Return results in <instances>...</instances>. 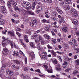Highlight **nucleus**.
Returning a JSON list of instances; mask_svg holds the SVG:
<instances>
[{"label":"nucleus","instance_id":"nucleus-38","mask_svg":"<svg viewBox=\"0 0 79 79\" xmlns=\"http://www.w3.org/2000/svg\"><path fill=\"white\" fill-rule=\"evenodd\" d=\"M57 11L59 13H60V14H62L63 13V11L62 10H61L59 9H57Z\"/></svg>","mask_w":79,"mask_h":79},{"label":"nucleus","instance_id":"nucleus-63","mask_svg":"<svg viewBox=\"0 0 79 79\" xmlns=\"http://www.w3.org/2000/svg\"><path fill=\"white\" fill-rule=\"evenodd\" d=\"M22 45H23V47H26L25 44L23 42L22 43Z\"/></svg>","mask_w":79,"mask_h":79},{"label":"nucleus","instance_id":"nucleus-10","mask_svg":"<svg viewBox=\"0 0 79 79\" xmlns=\"http://www.w3.org/2000/svg\"><path fill=\"white\" fill-rule=\"evenodd\" d=\"M44 38H45L47 40H50V36L47 34H44L43 35Z\"/></svg>","mask_w":79,"mask_h":79},{"label":"nucleus","instance_id":"nucleus-37","mask_svg":"<svg viewBox=\"0 0 79 79\" xmlns=\"http://www.w3.org/2000/svg\"><path fill=\"white\" fill-rule=\"evenodd\" d=\"M6 42L8 44H11V43H13V41L10 40H7L6 41Z\"/></svg>","mask_w":79,"mask_h":79},{"label":"nucleus","instance_id":"nucleus-30","mask_svg":"<svg viewBox=\"0 0 79 79\" xmlns=\"http://www.w3.org/2000/svg\"><path fill=\"white\" fill-rule=\"evenodd\" d=\"M52 63L54 64H57V61L55 59H54L52 60Z\"/></svg>","mask_w":79,"mask_h":79},{"label":"nucleus","instance_id":"nucleus-42","mask_svg":"<svg viewBox=\"0 0 79 79\" xmlns=\"http://www.w3.org/2000/svg\"><path fill=\"white\" fill-rule=\"evenodd\" d=\"M31 8H32V6L30 5L29 6L27 7L26 9L27 10H31Z\"/></svg>","mask_w":79,"mask_h":79},{"label":"nucleus","instance_id":"nucleus-44","mask_svg":"<svg viewBox=\"0 0 79 79\" xmlns=\"http://www.w3.org/2000/svg\"><path fill=\"white\" fill-rule=\"evenodd\" d=\"M8 31H7V30H5V31H2V33L3 34H6V32H7Z\"/></svg>","mask_w":79,"mask_h":79},{"label":"nucleus","instance_id":"nucleus-11","mask_svg":"<svg viewBox=\"0 0 79 79\" xmlns=\"http://www.w3.org/2000/svg\"><path fill=\"white\" fill-rule=\"evenodd\" d=\"M7 73L9 76H13V71L12 70H8L7 71Z\"/></svg>","mask_w":79,"mask_h":79},{"label":"nucleus","instance_id":"nucleus-5","mask_svg":"<svg viewBox=\"0 0 79 79\" xmlns=\"http://www.w3.org/2000/svg\"><path fill=\"white\" fill-rule=\"evenodd\" d=\"M29 55L30 56V60H33V59L35 58V55L34 54V52H31L29 54Z\"/></svg>","mask_w":79,"mask_h":79},{"label":"nucleus","instance_id":"nucleus-53","mask_svg":"<svg viewBox=\"0 0 79 79\" xmlns=\"http://www.w3.org/2000/svg\"><path fill=\"white\" fill-rule=\"evenodd\" d=\"M79 73V71H78V70H75L74 71V74H77V73Z\"/></svg>","mask_w":79,"mask_h":79},{"label":"nucleus","instance_id":"nucleus-52","mask_svg":"<svg viewBox=\"0 0 79 79\" xmlns=\"http://www.w3.org/2000/svg\"><path fill=\"white\" fill-rule=\"evenodd\" d=\"M16 34H17L19 37H21V34H20L19 33L16 32Z\"/></svg>","mask_w":79,"mask_h":79},{"label":"nucleus","instance_id":"nucleus-7","mask_svg":"<svg viewBox=\"0 0 79 79\" xmlns=\"http://www.w3.org/2000/svg\"><path fill=\"white\" fill-rule=\"evenodd\" d=\"M47 57V53L45 52H43L41 54V58L42 59H44Z\"/></svg>","mask_w":79,"mask_h":79},{"label":"nucleus","instance_id":"nucleus-35","mask_svg":"<svg viewBox=\"0 0 79 79\" xmlns=\"http://www.w3.org/2000/svg\"><path fill=\"white\" fill-rule=\"evenodd\" d=\"M75 63L77 65H79V59H77L75 61Z\"/></svg>","mask_w":79,"mask_h":79},{"label":"nucleus","instance_id":"nucleus-28","mask_svg":"<svg viewBox=\"0 0 79 79\" xmlns=\"http://www.w3.org/2000/svg\"><path fill=\"white\" fill-rule=\"evenodd\" d=\"M2 14H5V13H7V11L6 9H3L2 10Z\"/></svg>","mask_w":79,"mask_h":79},{"label":"nucleus","instance_id":"nucleus-15","mask_svg":"<svg viewBox=\"0 0 79 79\" xmlns=\"http://www.w3.org/2000/svg\"><path fill=\"white\" fill-rule=\"evenodd\" d=\"M13 54L14 56H18V54L19 53L17 51H15L13 52Z\"/></svg>","mask_w":79,"mask_h":79},{"label":"nucleus","instance_id":"nucleus-27","mask_svg":"<svg viewBox=\"0 0 79 79\" xmlns=\"http://www.w3.org/2000/svg\"><path fill=\"white\" fill-rule=\"evenodd\" d=\"M42 23H50L48 21L45 19H44L43 20H42Z\"/></svg>","mask_w":79,"mask_h":79},{"label":"nucleus","instance_id":"nucleus-6","mask_svg":"<svg viewBox=\"0 0 79 79\" xmlns=\"http://www.w3.org/2000/svg\"><path fill=\"white\" fill-rule=\"evenodd\" d=\"M29 5H30V3L29 2H24L22 3V6L23 7H27Z\"/></svg>","mask_w":79,"mask_h":79},{"label":"nucleus","instance_id":"nucleus-29","mask_svg":"<svg viewBox=\"0 0 79 79\" xmlns=\"http://www.w3.org/2000/svg\"><path fill=\"white\" fill-rule=\"evenodd\" d=\"M14 62L15 64H20V62L17 60H15L14 61Z\"/></svg>","mask_w":79,"mask_h":79},{"label":"nucleus","instance_id":"nucleus-58","mask_svg":"<svg viewBox=\"0 0 79 79\" xmlns=\"http://www.w3.org/2000/svg\"><path fill=\"white\" fill-rule=\"evenodd\" d=\"M1 8L2 9V10H5V9H6L5 6H1Z\"/></svg>","mask_w":79,"mask_h":79},{"label":"nucleus","instance_id":"nucleus-56","mask_svg":"<svg viewBox=\"0 0 79 79\" xmlns=\"http://www.w3.org/2000/svg\"><path fill=\"white\" fill-rule=\"evenodd\" d=\"M0 2L1 3H3L5 4V2L3 1V0H0Z\"/></svg>","mask_w":79,"mask_h":79},{"label":"nucleus","instance_id":"nucleus-14","mask_svg":"<svg viewBox=\"0 0 79 79\" xmlns=\"http://www.w3.org/2000/svg\"><path fill=\"white\" fill-rule=\"evenodd\" d=\"M50 27L51 26L49 25H46L45 28V29L46 31H48L50 30Z\"/></svg>","mask_w":79,"mask_h":79},{"label":"nucleus","instance_id":"nucleus-24","mask_svg":"<svg viewBox=\"0 0 79 79\" xmlns=\"http://www.w3.org/2000/svg\"><path fill=\"white\" fill-rule=\"evenodd\" d=\"M6 24V23L5 21L3 20H0V24H2V25H3V24Z\"/></svg>","mask_w":79,"mask_h":79},{"label":"nucleus","instance_id":"nucleus-60","mask_svg":"<svg viewBox=\"0 0 79 79\" xmlns=\"http://www.w3.org/2000/svg\"><path fill=\"white\" fill-rule=\"evenodd\" d=\"M52 55H53V56H55L56 55V54L55 52Z\"/></svg>","mask_w":79,"mask_h":79},{"label":"nucleus","instance_id":"nucleus-18","mask_svg":"<svg viewBox=\"0 0 79 79\" xmlns=\"http://www.w3.org/2000/svg\"><path fill=\"white\" fill-rule=\"evenodd\" d=\"M55 69L57 70V71H60L61 69V68H60V65L58 64L57 65V67L55 68Z\"/></svg>","mask_w":79,"mask_h":79},{"label":"nucleus","instance_id":"nucleus-21","mask_svg":"<svg viewBox=\"0 0 79 79\" xmlns=\"http://www.w3.org/2000/svg\"><path fill=\"white\" fill-rule=\"evenodd\" d=\"M62 29L64 32H67V31H68V28L66 27L62 28Z\"/></svg>","mask_w":79,"mask_h":79},{"label":"nucleus","instance_id":"nucleus-41","mask_svg":"<svg viewBox=\"0 0 79 79\" xmlns=\"http://www.w3.org/2000/svg\"><path fill=\"white\" fill-rule=\"evenodd\" d=\"M29 67H25L24 68V71H29Z\"/></svg>","mask_w":79,"mask_h":79},{"label":"nucleus","instance_id":"nucleus-54","mask_svg":"<svg viewBox=\"0 0 79 79\" xmlns=\"http://www.w3.org/2000/svg\"><path fill=\"white\" fill-rule=\"evenodd\" d=\"M52 0H47L46 3H52Z\"/></svg>","mask_w":79,"mask_h":79},{"label":"nucleus","instance_id":"nucleus-50","mask_svg":"<svg viewBox=\"0 0 79 79\" xmlns=\"http://www.w3.org/2000/svg\"><path fill=\"white\" fill-rule=\"evenodd\" d=\"M45 17L46 18H50V15H49L48 14H46L45 15Z\"/></svg>","mask_w":79,"mask_h":79},{"label":"nucleus","instance_id":"nucleus-36","mask_svg":"<svg viewBox=\"0 0 79 79\" xmlns=\"http://www.w3.org/2000/svg\"><path fill=\"white\" fill-rule=\"evenodd\" d=\"M39 76L41 77H45V75L43 74H39Z\"/></svg>","mask_w":79,"mask_h":79},{"label":"nucleus","instance_id":"nucleus-25","mask_svg":"<svg viewBox=\"0 0 79 79\" xmlns=\"http://www.w3.org/2000/svg\"><path fill=\"white\" fill-rule=\"evenodd\" d=\"M43 67H44L45 70V71H48V66L46 65H43Z\"/></svg>","mask_w":79,"mask_h":79},{"label":"nucleus","instance_id":"nucleus-51","mask_svg":"<svg viewBox=\"0 0 79 79\" xmlns=\"http://www.w3.org/2000/svg\"><path fill=\"white\" fill-rule=\"evenodd\" d=\"M35 71L36 72H38V73H41V72H40V69H39L36 70Z\"/></svg>","mask_w":79,"mask_h":79},{"label":"nucleus","instance_id":"nucleus-45","mask_svg":"<svg viewBox=\"0 0 79 79\" xmlns=\"http://www.w3.org/2000/svg\"><path fill=\"white\" fill-rule=\"evenodd\" d=\"M56 53H58V54H59V55H62L63 53H64V52H59V51H57L56 52Z\"/></svg>","mask_w":79,"mask_h":79},{"label":"nucleus","instance_id":"nucleus-39","mask_svg":"<svg viewBox=\"0 0 79 79\" xmlns=\"http://www.w3.org/2000/svg\"><path fill=\"white\" fill-rule=\"evenodd\" d=\"M61 48H62V47L61 46V45H59L58 46V48H57V50H58L59 49H61Z\"/></svg>","mask_w":79,"mask_h":79},{"label":"nucleus","instance_id":"nucleus-20","mask_svg":"<svg viewBox=\"0 0 79 79\" xmlns=\"http://www.w3.org/2000/svg\"><path fill=\"white\" fill-rule=\"evenodd\" d=\"M72 40L73 41V43L74 44V47H75V46H77V44L76 42V40H75L74 39H73Z\"/></svg>","mask_w":79,"mask_h":79},{"label":"nucleus","instance_id":"nucleus-55","mask_svg":"<svg viewBox=\"0 0 79 79\" xmlns=\"http://www.w3.org/2000/svg\"><path fill=\"white\" fill-rule=\"evenodd\" d=\"M75 50L77 51L76 53H79V48H76L75 49Z\"/></svg>","mask_w":79,"mask_h":79},{"label":"nucleus","instance_id":"nucleus-12","mask_svg":"<svg viewBox=\"0 0 79 79\" xmlns=\"http://www.w3.org/2000/svg\"><path fill=\"white\" fill-rule=\"evenodd\" d=\"M37 3V1L36 0H33V7L32 9L33 10H34V8H35V5Z\"/></svg>","mask_w":79,"mask_h":79},{"label":"nucleus","instance_id":"nucleus-33","mask_svg":"<svg viewBox=\"0 0 79 79\" xmlns=\"http://www.w3.org/2000/svg\"><path fill=\"white\" fill-rule=\"evenodd\" d=\"M14 10H15V11H19V9L17 7H15L14 9Z\"/></svg>","mask_w":79,"mask_h":79},{"label":"nucleus","instance_id":"nucleus-26","mask_svg":"<svg viewBox=\"0 0 79 79\" xmlns=\"http://www.w3.org/2000/svg\"><path fill=\"white\" fill-rule=\"evenodd\" d=\"M68 65V63L67 62H64L63 64V68H66V66Z\"/></svg>","mask_w":79,"mask_h":79},{"label":"nucleus","instance_id":"nucleus-19","mask_svg":"<svg viewBox=\"0 0 79 79\" xmlns=\"http://www.w3.org/2000/svg\"><path fill=\"white\" fill-rule=\"evenodd\" d=\"M21 76H22V77L23 78V79H27L29 78V77L27 75L26 77H25V76H24V74H21Z\"/></svg>","mask_w":79,"mask_h":79},{"label":"nucleus","instance_id":"nucleus-3","mask_svg":"<svg viewBox=\"0 0 79 79\" xmlns=\"http://www.w3.org/2000/svg\"><path fill=\"white\" fill-rule=\"evenodd\" d=\"M37 25V20H34L30 23V26L32 27H35Z\"/></svg>","mask_w":79,"mask_h":79},{"label":"nucleus","instance_id":"nucleus-34","mask_svg":"<svg viewBox=\"0 0 79 79\" xmlns=\"http://www.w3.org/2000/svg\"><path fill=\"white\" fill-rule=\"evenodd\" d=\"M65 10H67V11H68L69 10V9H70V7H69V6H67V8H65Z\"/></svg>","mask_w":79,"mask_h":79},{"label":"nucleus","instance_id":"nucleus-2","mask_svg":"<svg viewBox=\"0 0 79 79\" xmlns=\"http://www.w3.org/2000/svg\"><path fill=\"white\" fill-rule=\"evenodd\" d=\"M11 4L13 6H16L17 5V2H16L13 1V0H10L7 3V6H8L9 10H11Z\"/></svg>","mask_w":79,"mask_h":79},{"label":"nucleus","instance_id":"nucleus-13","mask_svg":"<svg viewBox=\"0 0 79 79\" xmlns=\"http://www.w3.org/2000/svg\"><path fill=\"white\" fill-rule=\"evenodd\" d=\"M8 34L9 35H10L11 37H14L15 35L14 32L11 31H9L8 32Z\"/></svg>","mask_w":79,"mask_h":79},{"label":"nucleus","instance_id":"nucleus-31","mask_svg":"<svg viewBox=\"0 0 79 79\" xmlns=\"http://www.w3.org/2000/svg\"><path fill=\"white\" fill-rule=\"evenodd\" d=\"M28 13H29V14H30V15H35V14H34V12H31L30 11H28Z\"/></svg>","mask_w":79,"mask_h":79},{"label":"nucleus","instance_id":"nucleus-57","mask_svg":"<svg viewBox=\"0 0 79 79\" xmlns=\"http://www.w3.org/2000/svg\"><path fill=\"white\" fill-rule=\"evenodd\" d=\"M61 6H63V7H64L65 5L64 4V2H62L61 4Z\"/></svg>","mask_w":79,"mask_h":79},{"label":"nucleus","instance_id":"nucleus-46","mask_svg":"<svg viewBox=\"0 0 79 79\" xmlns=\"http://www.w3.org/2000/svg\"><path fill=\"white\" fill-rule=\"evenodd\" d=\"M65 3H66V4H69L70 3L68 0H66L65 1Z\"/></svg>","mask_w":79,"mask_h":79},{"label":"nucleus","instance_id":"nucleus-59","mask_svg":"<svg viewBox=\"0 0 79 79\" xmlns=\"http://www.w3.org/2000/svg\"><path fill=\"white\" fill-rule=\"evenodd\" d=\"M42 2H44L45 3H47V0H41Z\"/></svg>","mask_w":79,"mask_h":79},{"label":"nucleus","instance_id":"nucleus-16","mask_svg":"<svg viewBox=\"0 0 79 79\" xmlns=\"http://www.w3.org/2000/svg\"><path fill=\"white\" fill-rule=\"evenodd\" d=\"M12 69L15 70V71H17L19 69V68L16 66L15 65H12L11 67Z\"/></svg>","mask_w":79,"mask_h":79},{"label":"nucleus","instance_id":"nucleus-43","mask_svg":"<svg viewBox=\"0 0 79 79\" xmlns=\"http://www.w3.org/2000/svg\"><path fill=\"white\" fill-rule=\"evenodd\" d=\"M73 14V15H74V16H75V17H76V16H77L78 15V14H77V12H76H76H75Z\"/></svg>","mask_w":79,"mask_h":79},{"label":"nucleus","instance_id":"nucleus-40","mask_svg":"<svg viewBox=\"0 0 79 79\" xmlns=\"http://www.w3.org/2000/svg\"><path fill=\"white\" fill-rule=\"evenodd\" d=\"M39 36V40L40 41H39L38 40H37V41H39L40 43V41H41L42 39V36L40 35Z\"/></svg>","mask_w":79,"mask_h":79},{"label":"nucleus","instance_id":"nucleus-64","mask_svg":"<svg viewBox=\"0 0 79 79\" xmlns=\"http://www.w3.org/2000/svg\"><path fill=\"white\" fill-rule=\"evenodd\" d=\"M31 38L32 39H35V38L34 36V35L33 36H32Z\"/></svg>","mask_w":79,"mask_h":79},{"label":"nucleus","instance_id":"nucleus-23","mask_svg":"<svg viewBox=\"0 0 79 79\" xmlns=\"http://www.w3.org/2000/svg\"><path fill=\"white\" fill-rule=\"evenodd\" d=\"M48 73H53V69H48V70H46Z\"/></svg>","mask_w":79,"mask_h":79},{"label":"nucleus","instance_id":"nucleus-22","mask_svg":"<svg viewBox=\"0 0 79 79\" xmlns=\"http://www.w3.org/2000/svg\"><path fill=\"white\" fill-rule=\"evenodd\" d=\"M73 24H74L75 25H77L78 23V21L76 19H74L73 20V21L72 22Z\"/></svg>","mask_w":79,"mask_h":79},{"label":"nucleus","instance_id":"nucleus-47","mask_svg":"<svg viewBox=\"0 0 79 79\" xmlns=\"http://www.w3.org/2000/svg\"><path fill=\"white\" fill-rule=\"evenodd\" d=\"M71 70V69H67L65 70V71H66L67 73H69V71Z\"/></svg>","mask_w":79,"mask_h":79},{"label":"nucleus","instance_id":"nucleus-9","mask_svg":"<svg viewBox=\"0 0 79 79\" xmlns=\"http://www.w3.org/2000/svg\"><path fill=\"white\" fill-rule=\"evenodd\" d=\"M42 7L41 6H39L36 10V13L39 14L42 11Z\"/></svg>","mask_w":79,"mask_h":79},{"label":"nucleus","instance_id":"nucleus-32","mask_svg":"<svg viewBox=\"0 0 79 79\" xmlns=\"http://www.w3.org/2000/svg\"><path fill=\"white\" fill-rule=\"evenodd\" d=\"M71 11L72 12V13H74L76 11V10L75 9L72 8L71 9Z\"/></svg>","mask_w":79,"mask_h":79},{"label":"nucleus","instance_id":"nucleus-48","mask_svg":"<svg viewBox=\"0 0 79 79\" xmlns=\"http://www.w3.org/2000/svg\"><path fill=\"white\" fill-rule=\"evenodd\" d=\"M19 52L20 54H21V55H23V56H24V53H23V52H22V51H21V50H20L19 51Z\"/></svg>","mask_w":79,"mask_h":79},{"label":"nucleus","instance_id":"nucleus-61","mask_svg":"<svg viewBox=\"0 0 79 79\" xmlns=\"http://www.w3.org/2000/svg\"><path fill=\"white\" fill-rule=\"evenodd\" d=\"M55 52H54V51L53 50H51L50 51V53H52V54H53Z\"/></svg>","mask_w":79,"mask_h":79},{"label":"nucleus","instance_id":"nucleus-4","mask_svg":"<svg viewBox=\"0 0 79 79\" xmlns=\"http://www.w3.org/2000/svg\"><path fill=\"white\" fill-rule=\"evenodd\" d=\"M4 55H7L8 53V49L6 47L3 48V50L2 52Z\"/></svg>","mask_w":79,"mask_h":79},{"label":"nucleus","instance_id":"nucleus-17","mask_svg":"<svg viewBox=\"0 0 79 79\" xmlns=\"http://www.w3.org/2000/svg\"><path fill=\"white\" fill-rule=\"evenodd\" d=\"M24 40L27 43H28V42H29V39H28V37L27 35H25L24 36Z\"/></svg>","mask_w":79,"mask_h":79},{"label":"nucleus","instance_id":"nucleus-1","mask_svg":"<svg viewBox=\"0 0 79 79\" xmlns=\"http://www.w3.org/2000/svg\"><path fill=\"white\" fill-rule=\"evenodd\" d=\"M35 42H36L37 44L36 46L34 45V43L32 42H31L30 43V45L32 47H34V48H38V50H41L42 49V48L40 47V42L37 40H35Z\"/></svg>","mask_w":79,"mask_h":79},{"label":"nucleus","instance_id":"nucleus-62","mask_svg":"<svg viewBox=\"0 0 79 79\" xmlns=\"http://www.w3.org/2000/svg\"><path fill=\"white\" fill-rule=\"evenodd\" d=\"M50 76L53 78H56V76L55 75H51Z\"/></svg>","mask_w":79,"mask_h":79},{"label":"nucleus","instance_id":"nucleus-49","mask_svg":"<svg viewBox=\"0 0 79 79\" xmlns=\"http://www.w3.org/2000/svg\"><path fill=\"white\" fill-rule=\"evenodd\" d=\"M47 47L49 49H52V47L50 46L49 45H48Z\"/></svg>","mask_w":79,"mask_h":79},{"label":"nucleus","instance_id":"nucleus-8","mask_svg":"<svg viewBox=\"0 0 79 79\" xmlns=\"http://www.w3.org/2000/svg\"><path fill=\"white\" fill-rule=\"evenodd\" d=\"M6 39L2 41V45L4 47H6L7 45V43L6 42Z\"/></svg>","mask_w":79,"mask_h":79}]
</instances>
